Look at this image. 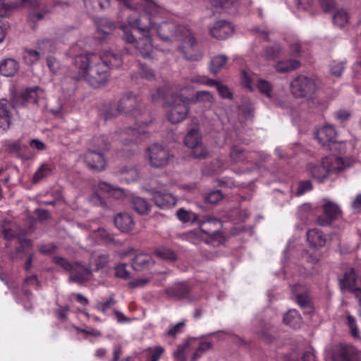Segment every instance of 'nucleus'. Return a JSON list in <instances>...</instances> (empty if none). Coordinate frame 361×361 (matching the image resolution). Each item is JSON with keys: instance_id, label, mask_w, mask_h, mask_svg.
<instances>
[{"instance_id": "25", "label": "nucleus", "mask_w": 361, "mask_h": 361, "mask_svg": "<svg viewBox=\"0 0 361 361\" xmlns=\"http://www.w3.org/2000/svg\"><path fill=\"white\" fill-rule=\"evenodd\" d=\"M196 338L197 339V342L195 345L192 346V348H195V350L191 356L190 361H197L204 353L213 348L212 342L205 339L204 337Z\"/></svg>"}, {"instance_id": "26", "label": "nucleus", "mask_w": 361, "mask_h": 361, "mask_svg": "<svg viewBox=\"0 0 361 361\" xmlns=\"http://www.w3.org/2000/svg\"><path fill=\"white\" fill-rule=\"evenodd\" d=\"M307 240L310 246L321 247L326 244V237L318 228L310 229L307 232Z\"/></svg>"}, {"instance_id": "11", "label": "nucleus", "mask_w": 361, "mask_h": 361, "mask_svg": "<svg viewBox=\"0 0 361 361\" xmlns=\"http://www.w3.org/2000/svg\"><path fill=\"white\" fill-rule=\"evenodd\" d=\"M323 214L317 218V222L322 226H329L341 214V210L336 203L326 201L322 206Z\"/></svg>"}, {"instance_id": "21", "label": "nucleus", "mask_w": 361, "mask_h": 361, "mask_svg": "<svg viewBox=\"0 0 361 361\" xmlns=\"http://www.w3.org/2000/svg\"><path fill=\"white\" fill-rule=\"evenodd\" d=\"M115 226L123 233L131 231L135 226L134 220L128 213H120L114 217Z\"/></svg>"}, {"instance_id": "44", "label": "nucleus", "mask_w": 361, "mask_h": 361, "mask_svg": "<svg viewBox=\"0 0 361 361\" xmlns=\"http://www.w3.org/2000/svg\"><path fill=\"white\" fill-rule=\"evenodd\" d=\"M283 51V49L279 44H274L272 46L265 48L264 56L267 60L274 59L278 57Z\"/></svg>"}, {"instance_id": "63", "label": "nucleus", "mask_w": 361, "mask_h": 361, "mask_svg": "<svg viewBox=\"0 0 361 361\" xmlns=\"http://www.w3.org/2000/svg\"><path fill=\"white\" fill-rule=\"evenodd\" d=\"M312 185L310 180L302 181L299 183L298 190L296 191V195L300 196L303 195L306 191L312 190Z\"/></svg>"}, {"instance_id": "60", "label": "nucleus", "mask_w": 361, "mask_h": 361, "mask_svg": "<svg viewBox=\"0 0 361 361\" xmlns=\"http://www.w3.org/2000/svg\"><path fill=\"white\" fill-rule=\"evenodd\" d=\"M115 276L123 279L130 277V272L127 271L126 264H120L115 267Z\"/></svg>"}, {"instance_id": "27", "label": "nucleus", "mask_w": 361, "mask_h": 361, "mask_svg": "<svg viewBox=\"0 0 361 361\" xmlns=\"http://www.w3.org/2000/svg\"><path fill=\"white\" fill-rule=\"evenodd\" d=\"M255 332L267 342H271L274 338L272 335L274 326L270 323H267L263 321L259 322L255 328Z\"/></svg>"}, {"instance_id": "48", "label": "nucleus", "mask_w": 361, "mask_h": 361, "mask_svg": "<svg viewBox=\"0 0 361 361\" xmlns=\"http://www.w3.org/2000/svg\"><path fill=\"white\" fill-rule=\"evenodd\" d=\"M192 102H204L207 104H212L214 102L213 95L207 91H199L197 92L194 98L190 99Z\"/></svg>"}, {"instance_id": "32", "label": "nucleus", "mask_w": 361, "mask_h": 361, "mask_svg": "<svg viewBox=\"0 0 361 361\" xmlns=\"http://www.w3.org/2000/svg\"><path fill=\"white\" fill-rule=\"evenodd\" d=\"M164 353L165 348L161 345L149 347L142 352L145 361H159Z\"/></svg>"}, {"instance_id": "15", "label": "nucleus", "mask_w": 361, "mask_h": 361, "mask_svg": "<svg viewBox=\"0 0 361 361\" xmlns=\"http://www.w3.org/2000/svg\"><path fill=\"white\" fill-rule=\"evenodd\" d=\"M84 161L91 169L99 171L105 169L106 161L103 153L97 152L96 150H88L85 154Z\"/></svg>"}, {"instance_id": "33", "label": "nucleus", "mask_w": 361, "mask_h": 361, "mask_svg": "<svg viewBox=\"0 0 361 361\" xmlns=\"http://www.w3.org/2000/svg\"><path fill=\"white\" fill-rule=\"evenodd\" d=\"M257 88L261 93L264 94L267 98L273 101V102L279 106H283V104L281 102H277L271 94L272 85L271 83L265 80L260 79L257 81Z\"/></svg>"}, {"instance_id": "39", "label": "nucleus", "mask_w": 361, "mask_h": 361, "mask_svg": "<svg viewBox=\"0 0 361 361\" xmlns=\"http://www.w3.org/2000/svg\"><path fill=\"white\" fill-rule=\"evenodd\" d=\"M228 61V57L226 55L220 54L214 56L210 62V71L212 73L216 74L226 65Z\"/></svg>"}, {"instance_id": "35", "label": "nucleus", "mask_w": 361, "mask_h": 361, "mask_svg": "<svg viewBox=\"0 0 361 361\" xmlns=\"http://www.w3.org/2000/svg\"><path fill=\"white\" fill-rule=\"evenodd\" d=\"M197 342L196 338H189L184 341L183 343L178 345L177 349L173 353L175 358L180 360V361H185L184 354L185 350L191 346L195 345Z\"/></svg>"}, {"instance_id": "38", "label": "nucleus", "mask_w": 361, "mask_h": 361, "mask_svg": "<svg viewBox=\"0 0 361 361\" xmlns=\"http://www.w3.org/2000/svg\"><path fill=\"white\" fill-rule=\"evenodd\" d=\"M56 42L54 39L43 38L39 39L37 47L41 54L50 53L56 49Z\"/></svg>"}, {"instance_id": "7", "label": "nucleus", "mask_w": 361, "mask_h": 361, "mask_svg": "<svg viewBox=\"0 0 361 361\" xmlns=\"http://www.w3.org/2000/svg\"><path fill=\"white\" fill-rule=\"evenodd\" d=\"M44 98V92L37 86L26 88L13 95L12 102L15 106H25L29 104H37Z\"/></svg>"}, {"instance_id": "4", "label": "nucleus", "mask_w": 361, "mask_h": 361, "mask_svg": "<svg viewBox=\"0 0 361 361\" xmlns=\"http://www.w3.org/2000/svg\"><path fill=\"white\" fill-rule=\"evenodd\" d=\"M144 106L141 97L133 92H126L119 99L116 109H111L104 114V120L111 119L120 114L137 117L142 114Z\"/></svg>"}, {"instance_id": "29", "label": "nucleus", "mask_w": 361, "mask_h": 361, "mask_svg": "<svg viewBox=\"0 0 361 361\" xmlns=\"http://www.w3.org/2000/svg\"><path fill=\"white\" fill-rule=\"evenodd\" d=\"M283 322L291 328L296 329L301 326L302 320L296 310H290L284 314Z\"/></svg>"}, {"instance_id": "50", "label": "nucleus", "mask_w": 361, "mask_h": 361, "mask_svg": "<svg viewBox=\"0 0 361 361\" xmlns=\"http://www.w3.org/2000/svg\"><path fill=\"white\" fill-rule=\"evenodd\" d=\"M20 2L6 4L4 0H0V17L6 16L12 11L20 8Z\"/></svg>"}, {"instance_id": "53", "label": "nucleus", "mask_w": 361, "mask_h": 361, "mask_svg": "<svg viewBox=\"0 0 361 361\" xmlns=\"http://www.w3.org/2000/svg\"><path fill=\"white\" fill-rule=\"evenodd\" d=\"M177 216L183 222L196 221L198 219V215L190 212L184 209H179L177 212Z\"/></svg>"}, {"instance_id": "58", "label": "nucleus", "mask_w": 361, "mask_h": 361, "mask_svg": "<svg viewBox=\"0 0 361 361\" xmlns=\"http://www.w3.org/2000/svg\"><path fill=\"white\" fill-rule=\"evenodd\" d=\"M230 157L234 162L240 161L245 158L244 149L239 146H233Z\"/></svg>"}, {"instance_id": "12", "label": "nucleus", "mask_w": 361, "mask_h": 361, "mask_svg": "<svg viewBox=\"0 0 361 361\" xmlns=\"http://www.w3.org/2000/svg\"><path fill=\"white\" fill-rule=\"evenodd\" d=\"M149 124H151V121L144 123L142 125L137 126L136 128H130L119 133L116 132L113 135V138L119 140L124 145L132 142H137L138 135H145L147 132L146 128L149 126Z\"/></svg>"}, {"instance_id": "52", "label": "nucleus", "mask_w": 361, "mask_h": 361, "mask_svg": "<svg viewBox=\"0 0 361 361\" xmlns=\"http://www.w3.org/2000/svg\"><path fill=\"white\" fill-rule=\"evenodd\" d=\"M41 55L39 50L26 49L23 52V59L25 63L32 64L37 62Z\"/></svg>"}, {"instance_id": "34", "label": "nucleus", "mask_w": 361, "mask_h": 361, "mask_svg": "<svg viewBox=\"0 0 361 361\" xmlns=\"http://www.w3.org/2000/svg\"><path fill=\"white\" fill-rule=\"evenodd\" d=\"M6 100L0 101V128H8L11 123V116Z\"/></svg>"}, {"instance_id": "5", "label": "nucleus", "mask_w": 361, "mask_h": 361, "mask_svg": "<svg viewBox=\"0 0 361 361\" xmlns=\"http://www.w3.org/2000/svg\"><path fill=\"white\" fill-rule=\"evenodd\" d=\"M188 101L186 97L177 95L167 102V117L172 123L183 121L188 114Z\"/></svg>"}, {"instance_id": "31", "label": "nucleus", "mask_w": 361, "mask_h": 361, "mask_svg": "<svg viewBox=\"0 0 361 361\" xmlns=\"http://www.w3.org/2000/svg\"><path fill=\"white\" fill-rule=\"evenodd\" d=\"M300 66V61L296 59H288L278 61L274 68L279 73H285L298 69Z\"/></svg>"}, {"instance_id": "61", "label": "nucleus", "mask_w": 361, "mask_h": 361, "mask_svg": "<svg viewBox=\"0 0 361 361\" xmlns=\"http://www.w3.org/2000/svg\"><path fill=\"white\" fill-rule=\"evenodd\" d=\"M290 54L291 56L298 57L301 55V44L298 39H293L290 42Z\"/></svg>"}, {"instance_id": "8", "label": "nucleus", "mask_w": 361, "mask_h": 361, "mask_svg": "<svg viewBox=\"0 0 361 361\" xmlns=\"http://www.w3.org/2000/svg\"><path fill=\"white\" fill-rule=\"evenodd\" d=\"M23 6H27L32 10L27 16V20L32 29H35L37 22L43 20L49 12L46 6L41 4L37 0H22L20 8Z\"/></svg>"}, {"instance_id": "54", "label": "nucleus", "mask_w": 361, "mask_h": 361, "mask_svg": "<svg viewBox=\"0 0 361 361\" xmlns=\"http://www.w3.org/2000/svg\"><path fill=\"white\" fill-rule=\"evenodd\" d=\"M185 327V323L184 322H180L174 325L170 326L165 332V335L169 337L176 338L177 335L183 331Z\"/></svg>"}, {"instance_id": "37", "label": "nucleus", "mask_w": 361, "mask_h": 361, "mask_svg": "<svg viewBox=\"0 0 361 361\" xmlns=\"http://www.w3.org/2000/svg\"><path fill=\"white\" fill-rule=\"evenodd\" d=\"M131 205L140 214H146L149 212L150 205L144 198L140 197H133L131 201Z\"/></svg>"}, {"instance_id": "17", "label": "nucleus", "mask_w": 361, "mask_h": 361, "mask_svg": "<svg viewBox=\"0 0 361 361\" xmlns=\"http://www.w3.org/2000/svg\"><path fill=\"white\" fill-rule=\"evenodd\" d=\"M292 293L297 303L302 308H312V301L307 293V288L302 284H295L291 286Z\"/></svg>"}, {"instance_id": "59", "label": "nucleus", "mask_w": 361, "mask_h": 361, "mask_svg": "<svg viewBox=\"0 0 361 361\" xmlns=\"http://www.w3.org/2000/svg\"><path fill=\"white\" fill-rule=\"evenodd\" d=\"M52 260L53 262L58 264L66 271H71L73 269L74 265L71 264L67 259L62 257L54 256Z\"/></svg>"}, {"instance_id": "10", "label": "nucleus", "mask_w": 361, "mask_h": 361, "mask_svg": "<svg viewBox=\"0 0 361 361\" xmlns=\"http://www.w3.org/2000/svg\"><path fill=\"white\" fill-rule=\"evenodd\" d=\"M354 163L351 157L330 156L324 159V164L329 174H338L350 168Z\"/></svg>"}, {"instance_id": "14", "label": "nucleus", "mask_w": 361, "mask_h": 361, "mask_svg": "<svg viewBox=\"0 0 361 361\" xmlns=\"http://www.w3.org/2000/svg\"><path fill=\"white\" fill-rule=\"evenodd\" d=\"M233 32L232 25L227 21L218 20L209 27L210 35L218 39H224Z\"/></svg>"}, {"instance_id": "28", "label": "nucleus", "mask_w": 361, "mask_h": 361, "mask_svg": "<svg viewBox=\"0 0 361 361\" xmlns=\"http://www.w3.org/2000/svg\"><path fill=\"white\" fill-rule=\"evenodd\" d=\"M152 257L147 254L137 255L132 261V267L136 271H143L153 264Z\"/></svg>"}, {"instance_id": "46", "label": "nucleus", "mask_w": 361, "mask_h": 361, "mask_svg": "<svg viewBox=\"0 0 361 361\" xmlns=\"http://www.w3.org/2000/svg\"><path fill=\"white\" fill-rule=\"evenodd\" d=\"M87 8L92 10H102L109 6V0H84Z\"/></svg>"}, {"instance_id": "22", "label": "nucleus", "mask_w": 361, "mask_h": 361, "mask_svg": "<svg viewBox=\"0 0 361 361\" xmlns=\"http://www.w3.org/2000/svg\"><path fill=\"white\" fill-rule=\"evenodd\" d=\"M72 271H74L75 274H71L69 281L80 284L89 280L92 275V270L90 269L80 266L78 263L74 265Z\"/></svg>"}, {"instance_id": "64", "label": "nucleus", "mask_w": 361, "mask_h": 361, "mask_svg": "<svg viewBox=\"0 0 361 361\" xmlns=\"http://www.w3.org/2000/svg\"><path fill=\"white\" fill-rule=\"evenodd\" d=\"M140 75L142 78L151 80L154 78V73L153 71L149 67L142 65L140 69Z\"/></svg>"}, {"instance_id": "24", "label": "nucleus", "mask_w": 361, "mask_h": 361, "mask_svg": "<svg viewBox=\"0 0 361 361\" xmlns=\"http://www.w3.org/2000/svg\"><path fill=\"white\" fill-rule=\"evenodd\" d=\"M219 224V221L215 218L207 217L204 220L198 221L200 224V231L202 233L207 234L211 240L221 242L223 239L222 233L220 231H214L210 232L207 228H204V226L207 224Z\"/></svg>"}, {"instance_id": "1", "label": "nucleus", "mask_w": 361, "mask_h": 361, "mask_svg": "<svg viewBox=\"0 0 361 361\" xmlns=\"http://www.w3.org/2000/svg\"><path fill=\"white\" fill-rule=\"evenodd\" d=\"M145 9L148 14H143L138 18H128L129 25L137 29L142 35V37L137 40L128 25H121V29L123 31V39L129 44H133L137 52L146 58L150 56L153 47L149 32L153 29L154 23L151 16L158 14L161 8L153 0H145Z\"/></svg>"}, {"instance_id": "13", "label": "nucleus", "mask_w": 361, "mask_h": 361, "mask_svg": "<svg viewBox=\"0 0 361 361\" xmlns=\"http://www.w3.org/2000/svg\"><path fill=\"white\" fill-rule=\"evenodd\" d=\"M334 361H360V352L353 345L340 344L334 353Z\"/></svg>"}, {"instance_id": "18", "label": "nucleus", "mask_w": 361, "mask_h": 361, "mask_svg": "<svg viewBox=\"0 0 361 361\" xmlns=\"http://www.w3.org/2000/svg\"><path fill=\"white\" fill-rule=\"evenodd\" d=\"M190 289L184 282H178L165 289V293L169 298L176 300L188 298Z\"/></svg>"}, {"instance_id": "45", "label": "nucleus", "mask_w": 361, "mask_h": 361, "mask_svg": "<svg viewBox=\"0 0 361 361\" xmlns=\"http://www.w3.org/2000/svg\"><path fill=\"white\" fill-rule=\"evenodd\" d=\"M223 197L224 195L219 190H211L204 195V202L212 204H217Z\"/></svg>"}, {"instance_id": "40", "label": "nucleus", "mask_w": 361, "mask_h": 361, "mask_svg": "<svg viewBox=\"0 0 361 361\" xmlns=\"http://www.w3.org/2000/svg\"><path fill=\"white\" fill-rule=\"evenodd\" d=\"M355 282L356 274L354 269H351L345 274L343 279L341 281V288L352 290L355 288Z\"/></svg>"}, {"instance_id": "20", "label": "nucleus", "mask_w": 361, "mask_h": 361, "mask_svg": "<svg viewBox=\"0 0 361 361\" xmlns=\"http://www.w3.org/2000/svg\"><path fill=\"white\" fill-rule=\"evenodd\" d=\"M18 61L12 58H5L0 60V74L4 77H13L19 71Z\"/></svg>"}, {"instance_id": "47", "label": "nucleus", "mask_w": 361, "mask_h": 361, "mask_svg": "<svg viewBox=\"0 0 361 361\" xmlns=\"http://www.w3.org/2000/svg\"><path fill=\"white\" fill-rule=\"evenodd\" d=\"M192 149V156L196 159H205L209 155L207 147L202 144V140L194 147H190Z\"/></svg>"}, {"instance_id": "43", "label": "nucleus", "mask_w": 361, "mask_h": 361, "mask_svg": "<svg viewBox=\"0 0 361 361\" xmlns=\"http://www.w3.org/2000/svg\"><path fill=\"white\" fill-rule=\"evenodd\" d=\"M346 61H333L329 66L330 73L332 76L340 77L341 76L345 68Z\"/></svg>"}, {"instance_id": "3", "label": "nucleus", "mask_w": 361, "mask_h": 361, "mask_svg": "<svg viewBox=\"0 0 361 361\" xmlns=\"http://www.w3.org/2000/svg\"><path fill=\"white\" fill-rule=\"evenodd\" d=\"M153 28H156L159 37L164 42L181 41V50L187 59L199 61L202 58L198 44L187 27L173 22H163L157 27L154 25Z\"/></svg>"}, {"instance_id": "56", "label": "nucleus", "mask_w": 361, "mask_h": 361, "mask_svg": "<svg viewBox=\"0 0 361 361\" xmlns=\"http://www.w3.org/2000/svg\"><path fill=\"white\" fill-rule=\"evenodd\" d=\"M346 318L350 335L355 338H360V331L355 319L350 314L347 315Z\"/></svg>"}, {"instance_id": "2", "label": "nucleus", "mask_w": 361, "mask_h": 361, "mask_svg": "<svg viewBox=\"0 0 361 361\" xmlns=\"http://www.w3.org/2000/svg\"><path fill=\"white\" fill-rule=\"evenodd\" d=\"M73 68L70 76L75 80H84L93 87H99L108 80L109 68L102 62L98 54L86 53L76 56Z\"/></svg>"}, {"instance_id": "41", "label": "nucleus", "mask_w": 361, "mask_h": 361, "mask_svg": "<svg viewBox=\"0 0 361 361\" xmlns=\"http://www.w3.org/2000/svg\"><path fill=\"white\" fill-rule=\"evenodd\" d=\"M202 140L201 135L197 129H191L185 135L184 143L188 147H191L197 145Z\"/></svg>"}, {"instance_id": "51", "label": "nucleus", "mask_w": 361, "mask_h": 361, "mask_svg": "<svg viewBox=\"0 0 361 361\" xmlns=\"http://www.w3.org/2000/svg\"><path fill=\"white\" fill-rule=\"evenodd\" d=\"M116 303L114 296H111L106 301H98L94 308L103 314H106L107 311Z\"/></svg>"}, {"instance_id": "42", "label": "nucleus", "mask_w": 361, "mask_h": 361, "mask_svg": "<svg viewBox=\"0 0 361 361\" xmlns=\"http://www.w3.org/2000/svg\"><path fill=\"white\" fill-rule=\"evenodd\" d=\"M51 172V169L50 166L48 164H43L41 165L39 169L36 171L35 173L33 178H32V182L34 183H37L42 180H43L44 178L49 176V174Z\"/></svg>"}, {"instance_id": "23", "label": "nucleus", "mask_w": 361, "mask_h": 361, "mask_svg": "<svg viewBox=\"0 0 361 361\" xmlns=\"http://www.w3.org/2000/svg\"><path fill=\"white\" fill-rule=\"evenodd\" d=\"M98 55L101 57L102 62L106 63L109 69L118 68L122 64L121 56L111 50H104Z\"/></svg>"}, {"instance_id": "6", "label": "nucleus", "mask_w": 361, "mask_h": 361, "mask_svg": "<svg viewBox=\"0 0 361 361\" xmlns=\"http://www.w3.org/2000/svg\"><path fill=\"white\" fill-rule=\"evenodd\" d=\"M317 88L314 78L302 75L295 78L290 83V90L295 98L312 97Z\"/></svg>"}, {"instance_id": "36", "label": "nucleus", "mask_w": 361, "mask_h": 361, "mask_svg": "<svg viewBox=\"0 0 361 361\" xmlns=\"http://www.w3.org/2000/svg\"><path fill=\"white\" fill-rule=\"evenodd\" d=\"M91 145L93 149H90L89 150H96L97 152L103 153L104 151L109 149L110 142L107 137L100 135L94 137L92 140Z\"/></svg>"}, {"instance_id": "9", "label": "nucleus", "mask_w": 361, "mask_h": 361, "mask_svg": "<svg viewBox=\"0 0 361 361\" xmlns=\"http://www.w3.org/2000/svg\"><path fill=\"white\" fill-rule=\"evenodd\" d=\"M147 151L149 164L154 168L166 166L171 157L169 151L159 144L151 145Z\"/></svg>"}, {"instance_id": "49", "label": "nucleus", "mask_w": 361, "mask_h": 361, "mask_svg": "<svg viewBox=\"0 0 361 361\" xmlns=\"http://www.w3.org/2000/svg\"><path fill=\"white\" fill-rule=\"evenodd\" d=\"M349 16L348 13L343 9L338 10L333 18V21L335 25L338 27H343L348 21Z\"/></svg>"}, {"instance_id": "55", "label": "nucleus", "mask_w": 361, "mask_h": 361, "mask_svg": "<svg viewBox=\"0 0 361 361\" xmlns=\"http://www.w3.org/2000/svg\"><path fill=\"white\" fill-rule=\"evenodd\" d=\"M155 255L161 259L174 261L176 259V255L173 251L168 248H159L155 251Z\"/></svg>"}, {"instance_id": "62", "label": "nucleus", "mask_w": 361, "mask_h": 361, "mask_svg": "<svg viewBox=\"0 0 361 361\" xmlns=\"http://www.w3.org/2000/svg\"><path fill=\"white\" fill-rule=\"evenodd\" d=\"M108 262L109 256L107 255H99L95 259V268L93 270L98 271L99 269L104 267L107 264Z\"/></svg>"}, {"instance_id": "16", "label": "nucleus", "mask_w": 361, "mask_h": 361, "mask_svg": "<svg viewBox=\"0 0 361 361\" xmlns=\"http://www.w3.org/2000/svg\"><path fill=\"white\" fill-rule=\"evenodd\" d=\"M152 201L160 209H167L174 207L176 204V198L169 192L154 191Z\"/></svg>"}, {"instance_id": "19", "label": "nucleus", "mask_w": 361, "mask_h": 361, "mask_svg": "<svg viewBox=\"0 0 361 361\" xmlns=\"http://www.w3.org/2000/svg\"><path fill=\"white\" fill-rule=\"evenodd\" d=\"M336 136L337 132L331 125H324L317 129L316 132V138L323 146L336 142Z\"/></svg>"}, {"instance_id": "57", "label": "nucleus", "mask_w": 361, "mask_h": 361, "mask_svg": "<svg viewBox=\"0 0 361 361\" xmlns=\"http://www.w3.org/2000/svg\"><path fill=\"white\" fill-rule=\"evenodd\" d=\"M253 80V74L250 71L243 70L241 71V80L244 87L252 90Z\"/></svg>"}, {"instance_id": "30", "label": "nucleus", "mask_w": 361, "mask_h": 361, "mask_svg": "<svg viewBox=\"0 0 361 361\" xmlns=\"http://www.w3.org/2000/svg\"><path fill=\"white\" fill-rule=\"evenodd\" d=\"M308 169L312 176L319 183L324 182L329 175L326 166L324 164V159L322 160V163L321 164H310Z\"/></svg>"}]
</instances>
